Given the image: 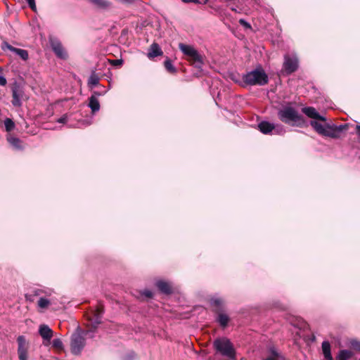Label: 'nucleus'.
I'll return each mask as SVG.
<instances>
[{
	"instance_id": "nucleus-22",
	"label": "nucleus",
	"mask_w": 360,
	"mask_h": 360,
	"mask_svg": "<svg viewBox=\"0 0 360 360\" xmlns=\"http://www.w3.org/2000/svg\"><path fill=\"white\" fill-rule=\"evenodd\" d=\"M323 136L333 138V139L338 138V134H336V131L335 130L333 125H329V124L326 125V127L325 129L324 133L323 134Z\"/></svg>"
},
{
	"instance_id": "nucleus-30",
	"label": "nucleus",
	"mask_w": 360,
	"mask_h": 360,
	"mask_svg": "<svg viewBox=\"0 0 360 360\" xmlns=\"http://www.w3.org/2000/svg\"><path fill=\"white\" fill-rule=\"evenodd\" d=\"M165 69L170 73H174L176 72V70L174 68V66L172 65V61L169 59H167L165 63Z\"/></svg>"
},
{
	"instance_id": "nucleus-32",
	"label": "nucleus",
	"mask_w": 360,
	"mask_h": 360,
	"mask_svg": "<svg viewBox=\"0 0 360 360\" xmlns=\"http://www.w3.org/2000/svg\"><path fill=\"white\" fill-rule=\"evenodd\" d=\"M108 92V89H105L104 86H103V90L101 91H93L91 97L98 98V96H103Z\"/></svg>"
},
{
	"instance_id": "nucleus-17",
	"label": "nucleus",
	"mask_w": 360,
	"mask_h": 360,
	"mask_svg": "<svg viewBox=\"0 0 360 360\" xmlns=\"http://www.w3.org/2000/svg\"><path fill=\"white\" fill-rule=\"evenodd\" d=\"M258 128L262 134H268L272 133L274 124L266 121H262L258 124Z\"/></svg>"
},
{
	"instance_id": "nucleus-42",
	"label": "nucleus",
	"mask_w": 360,
	"mask_h": 360,
	"mask_svg": "<svg viewBox=\"0 0 360 360\" xmlns=\"http://www.w3.org/2000/svg\"><path fill=\"white\" fill-rule=\"evenodd\" d=\"M239 22L241 25H243L247 27H250V25L248 22H247L244 19H240L239 20Z\"/></svg>"
},
{
	"instance_id": "nucleus-5",
	"label": "nucleus",
	"mask_w": 360,
	"mask_h": 360,
	"mask_svg": "<svg viewBox=\"0 0 360 360\" xmlns=\"http://www.w3.org/2000/svg\"><path fill=\"white\" fill-rule=\"evenodd\" d=\"M179 48L184 55L187 57L188 60L192 63L196 68H202L203 58L193 46L180 43Z\"/></svg>"
},
{
	"instance_id": "nucleus-38",
	"label": "nucleus",
	"mask_w": 360,
	"mask_h": 360,
	"mask_svg": "<svg viewBox=\"0 0 360 360\" xmlns=\"http://www.w3.org/2000/svg\"><path fill=\"white\" fill-rule=\"evenodd\" d=\"M142 295L148 298H150L153 297V292L150 290H143Z\"/></svg>"
},
{
	"instance_id": "nucleus-12",
	"label": "nucleus",
	"mask_w": 360,
	"mask_h": 360,
	"mask_svg": "<svg viewBox=\"0 0 360 360\" xmlns=\"http://www.w3.org/2000/svg\"><path fill=\"white\" fill-rule=\"evenodd\" d=\"M210 304L214 308V310L215 312H219L224 309V300L218 295H214L210 297Z\"/></svg>"
},
{
	"instance_id": "nucleus-2",
	"label": "nucleus",
	"mask_w": 360,
	"mask_h": 360,
	"mask_svg": "<svg viewBox=\"0 0 360 360\" xmlns=\"http://www.w3.org/2000/svg\"><path fill=\"white\" fill-rule=\"evenodd\" d=\"M242 79L249 86H264L269 82L268 75L260 66L244 74Z\"/></svg>"
},
{
	"instance_id": "nucleus-18",
	"label": "nucleus",
	"mask_w": 360,
	"mask_h": 360,
	"mask_svg": "<svg viewBox=\"0 0 360 360\" xmlns=\"http://www.w3.org/2000/svg\"><path fill=\"white\" fill-rule=\"evenodd\" d=\"M6 139L13 148L16 150L22 149V147L21 146V141L18 138L13 136L11 134H8L6 136Z\"/></svg>"
},
{
	"instance_id": "nucleus-13",
	"label": "nucleus",
	"mask_w": 360,
	"mask_h": 360,
	"mask_svg": "<svg viewBox=\"0 0 360 360\" xmlns=\"http://www.w3.org/2000/svg\"><path fill=\"white\" fill-rule=\"evenodd\" d=\"M97 8L103 11H108L112 7V4L108 0H87Z\"/></svg>"
},
{
	"instance_id": "nucleus-10",
	"label": "nucleus",
	"mask_w": 360,
	"mask_h": 360,
	"mask_svg": "<svg viewBox=\"0 0 360 360\" xmlns=\"http://www.w3.org/2000/svg\"><path fill=\"white\" fill-rule=\"evenodd\" d=\"M2 48L3 49L6 48L9 51L15 53L23 60H27L28 59V57H29L28 52H27V51H26L25 49H18V48L13 47V46L8 44L7 42L4 43Z\"/></svg>"
},
{
	"instance_id": "nucleus-3",
	"label": "nucleus",
	"mask_w": 360,
	"mask_h": 360,
	"mask_svg": "<svg viewBox=\"0 0 360 360\" xmlns=\"http://www.w3.org/2000/svg\"><path fill=\"white\" fill-rule=\"evenodd\" d=\"M278 119L288 124L300 125L303 122V117L292 106L285 105L278 111Z\"/></svg>"
},
{
	"instance_id": "nucleus-35",
	"label": "nucleus",
	"mask_w": 360,
	"mask_h": 360,
	"mask_svg": "<svg viewBox=\"0 0 360 360\" xmlns=\"http://www.w3.org/2000/svg\"><path fill=\"white\" fill-rule=\"evenodd\" d=\"M68 120V116L67 114H65L61 117L58 118L56 122L58 123L64 124V123H66Z\"/></svg>"
},
{
	"instance_id": "nucleus-41",
	"label": "nucleus",
	"mask_w": 360,
	"mask_h": 360,
	"mask_svg": "<svg viewBox=\"0 0 360 360\" xmlns=\"http://www.w3.org/2000/svg\"><path fill=\"white\" fill-rule=\"evenodd\" d=\"M34 297V296L33 295V294H26L25 295V298H26V300H27V301L33 302Z\"/></svg>"
},
{
	"instance_id": "nucleus-44",
	"label": "nucleus",
	"mask_w": 360,
	"mask_h": 360,
	"mask_svg": "<svg viewBox=\"0 0 360 360\" xmlns=\"http://www.w3.org/2000/svg\"><path fill=\"white\" fill-rule=\"evenodd\" d=\"M111 63L114 65H120L122 63V60H113L111 61Z\"/></svg>"
},
{
	"instance_id": "nucleus-40",
	"label": "nucleus",
	"mask_w": 360,
	"mask_h": 360,
	"mask_svg": "<svg viewBox=\"0 0 360 360\" xmlns=\"http://www.w3.org/2000/svg\"><path fill=\"white\" fill-rule=\"evenodd\" d=\"M7 83L6 79L5 77L0 75V86H4Z\"/></svg>"
},
{
	"instance_id": "nucleus-8",
	"label": "nucleus",
	"mask_w": 360,
	"mask_h": 360,
	"mask_svg": "<svg viewBox=\"0 0 360 360\" xmlns=\"http://www.w3.org/2000/svg\"><path fill=\"white\" fill-rule=\"evenodd\" d=\"M24 96L23 89L17 83L12 86V105L15 107H20L22 105V100Z\"/></svg>"
},
{
	"instance_id": "nucleus-29",
	"label": "nucleus",
	"mask_w": 360,
	"mask_h": 360,
	"mask_svg": "<svg viewBox=\"0 0 360 360\" xmlns=\"http://www.w3.org/2000/svg\"><path fill=\"white\" fill-rule=\"evenodd\" d=\"M4 125H5L6 130L8 132L11 131L15 127L14 122L10 118H6L4 120Z\"/></svg>"
},
{
	"instance_id": "nucleus-39",
	"label": "nucleus",
	"mask_w": 360,
	"mask_h": 360,
	"mask_svg": "<svg viewBox=\"0 0 360 360\" xmlns=\"http://www.w3.org/2000/svg\"><path fill=\"white\" fill-rule=\"evenodd\" d=\"M352 345L354 349H356L358 351H360V342L357 341H354L352 342ZM360 360V358H359Z\"/></svg>"
},
{
	"instance_id": "nucleus-16",
	"label": "nucleus",
	"mask_w": 360,
	"mask_h": 360,
	"mask_svg": "<svg viewBox=\"0 0 360 360\" xmlns=\"http://www.w3.org/2000/svg\"><path fill=\"white\" fill-rule=\"evenodd\" d=\"M162 54H163V52L161 50L160 46L156 43H153L150 46L147 56L150 59H152V58H154L155 57L162 56Z\"/></svg>"
},
{
	"instance_id": "nucleus-36",
	"label": "nucleus",
	"mask_w": 360,
	"mask_h": 360,
	"mask_svg": "<svg viewBox=\"0 0 360 360\" xmlns=\"http://www.w3.org/2000/svg\"><path fill=\"white\" fill-rule=\"evenodd\" d=\"M136 357V354L134 352H129V354H127L124 360H134Z\"/></svg>"
},
{
	"instance_id": "nucleus-47",
	"label": "nucleus",
	"mask_w": 360,
	"mask_h": 360,
	"mask_svg": "<svg viewBox=\"0 0 360 360\" xmlns=\"http://www.w3.org/2000/svg\"><path fill=\"white\" fill-rule=\"evenodd\" d=\"M1 71V68H0V72Z\"/></svg>"
},
{
	"instance_id": "nucleus-33",
	"label": "nucleus",
	"mask_w": 360,
	"mask_h": 360,
	"mask_svg": "<svg viewBox=\"0 0 360 360\" xmlns=\"http://www.w3.org/2000/svg\"><path fill=\"white\" fill-rule=\"evenodd\" d=\"M52 345L53 347L57 349H62L63 348V342L59 338H56L52 342Z\"/></svg>"
},
{
	"instance_id": "nucleus-14",
	"label": "nucleus",
	"mask_w": 360,
	"mask_h": 360,
	"mask_svg": "<svg viewBox=\"0 0 360 360\" xmlns=\"http://www.w3.org/2000/svg\"><path fill=\"white\" fill-rule=\"evenodd\" d=\"M155 285L158 290L164 294L169 295L172 292V288L169 282L160 280L156 282Z\"/></svg>"
},
{
	"instance_id": "nucleus-26",
	"label": "nucleus",
	"mask_w": 360,
	"mask_h": 360,
	"mask_svg": "<svg viewBox=\"0 0 360 360\" xmlns=\"http://www.w3.org/2000/svg\"><path fill=\"white\" fill-rule=\"evenodd\" d=\"M53 290L51 289H48L46 290L41 289V288H36L33 290L32 294L33 295L38 296V297H43V295L46 296H51L52 295Z\"/></svg>"
},
{
	"instance_id": "nucleus-27",
	"label": "nucleus",
	"mask_w": 360,
	"mask_h": 360,
	"mask_svg": "<svg viewBox=\"0 0 360 360\" xmlns=\"http://www.w3.org/2000/svg\"><path fill=\"white\" fill-rule=\"evenodd\" d=\"M50 304L51 300L44 297H40L37 302L38 307L43 309H46Z\"/></svg>"
},
{
	"instance_id": "nucleus-31",
	"label": "nucleus",
	"mask_w": 360,
	"mask_h": 360,
	"mask_svg": "<svg viewBox=\"0 0 360 360\" xmlns=\"http://www.w3.org/2000/svg\"><path fill=\"white\" fill-rule=\"evenodd\" d=\"M335 130L336 131V134H338V138L340 137V134L342 132L345 130H347L348 129L347 124H340L339 126L333 125Z\"/></svg>"
},
{
	"instance_id": "nucleus-6",
	"label": "nucleus",
	"mask_w": 360,
	"mask_h": 360,
	"mask_svg": "<svg viewBox=\"0 0 360 360\" xmlns=\"http://www.w3.org/2000/svg\"><path fill=\"white\" fill-rule=\"evenodd\" d=\"M299 66V61L297 55L285 54L284 56V62L283 64V71L286 75H291L295 72Z\"/></svg>"
},
{
	"instance_id": "nucleus-25",
	"label": "nucleus",
	"mask_w": 360,
	"mask_h": 360,
	"mask_svg": "<svg viewBox=\"0 0 360 360\" xmlns=\"http://www.w3.org/2000/svg\"><path fill=\"white\" fill-rule=\"evenodd\" d=\"M310 124L318 134L323 135L326 126H323L316 120H311L310 122Z\"/></svg>"
},
{
	"instance_id": "nucleus-46",
	"label": "nucleus",
	"mask_w": 360,
	"mask_h": 360,
	"mask_svg": "<svg viewBox=\"0 0 360 360\" xmlns=\"http://www.w3.org/2000/svg\"><path fill=\"white\" fill-rule=\"evenodd\" d=\"M264 360H278V359H275V358H274V356H267L265 359H264Z\"/></svg>"
},
{
	"instance_id": "nucleus-45",
	"label": "nucleus",
	"mask_w": 360,
	"mask_h": 360,
	"mask_svg": "<svg viewBox=\"0 0 360 360\" xmlns=\"http://www.w3.org/2000/svg\"><path fill=\"white\" fill-rule=\"evenodd\" d=\"M356 134L360 137V124L356 125Z\"/></svg>"
},
{
	"instance_id": "nucleus-43",
	"label": "nucleus",
	"mask_w": 360,
	"mask_h": 360,
	"mask_svg": "<svg viewBox=\"0 0 360 360\" xmlns=\"http://www.w3.org/2000/svg\"><path fill=\"white\" fill-rule=\"evenodd\" d=\"M181 1L185 4L194 3L195 4H198L200 3L199 0H181Z\"/></svg>"
},
{
	"instance_id": "nucleus-28",
	"label": "nucleus",
	"mask_w": 360,
	"mask_h": 360,
	"mask_svg": "<svg viewBox=\"0 0 360 360\" xmlns=\"http://www.w3.org/2000/svg\"><path fill=\"white\" fill-rule=\"evenodd\" d=\"M285 133V127L281 124H274V129L272 131L273 134L283 135Z\"/></svg>"
},
{
	"instance_id": "nucleus-23",
	"label": "nucleus",
	"mask_w": 360,
	"mask_h": 360,
	"mask_svg": "<svg viewBox=\"0 0 360 360\" xmlns=\"http://www.w3.org/2000/svg\"><path fill=\"white\" fill-rule=\"evenodd\" d=\"M99 77L95 73L92 72L88 79V86L90 89H93L94 86L99 84Z\"/></svg>"
},
{
	"instance_id": "nucleus-15",
	"label": "nucleus",
	"mask_w": 360,
	"mask_h": 360,
	"mask_svg": "<svg viewBox=\"0 0 360 360\" xmlns=\"http://www.w3.org/2000/svg\"><path fill=\"white\" fill-rule=\"evenodd\" d=\"M39 333L41 338L48 342H50L53 337V330L46 325L40 326Z\"/></svg>"
},
{
	"instance_id": "nucleus-11",
	"label": "nucleus",
	"mask_w": 360,
	"mask_h": 360,
	"mask_svg": "<svg viewBox=\"0 0 360 360\" xmlns=\"http://www.w3.org/2000/svg\"><path fill=\"white\" fill-rule=\"evenodd\" d=\"M302 111L310 118L323 122L326 121V118L321 115L314 107H304L302 109Z\"/></svg>"
},
{
	"instance_id": "nucleus-37",
	"label": "nucleus",
	"mask_w": 360,
	"mask_h": 360,
	"mask_svg": "<svg viewBox=\"0 0 360 360\" xmlns=\"http://www.w3.org/2000/svg\"><path fill=\"white\" fill-rule=\"evenodd\" d=\"M270 356H274V358H275V359H278V353L276 352V350L274 349V348H271L270 349Z\"/></svg>"
},
{
	"instance_id": "nucleus-7",
	"label": "nucleus",
	"mask_w": 360,
	"mask_h": 360,
	"mask_svg": "<svg viewBox=\"0 0 360 360\" xmlns=\"http://www.w3.org/2000/svg\"><path fill=\"white\" fill-rule=\"evenodd\" d=\"M50 45L52 51L58 58L62 60L68 59V54L58 39H50Z\"/></svg>"
},
{
	"instance_id": "nucleus-21",
	"label": "nucleus",
	"mask_w": 360,
	"mask_h": 360,
	"mask_svg": "<svg viewBox=\"0 0 360 360\" xmlns=\"http://www.w3.org/2000/svg\"><path fill=\"white\" fill-rule=\"evenodd\" d=\"M88 106L91 108L93 114L99 111L101 107L98 98L91 96L89 98Z\"/></svg>"
},
{
	"instance_id": "nucleus-9",
	"label": "nucleus",
	"mask_w": 360,
	"mask_h": 360,
	"mask_svg": "<svg viewBox=\"0 0 360 360\" xmlns=\"http://www.w3.org/2000/svg\"><path fill=\"white\" fill-rule=\"evenodd\" d=\"M18 342V354L19 360H27L28 343L23 335H20L17 338Z\"/></svg>"
},
{
	"instance_id": "nucleus-1",
	"label": "nucleus",
	"mask_w": 360,
	"mask_h": 360,
	"mask_svg": "<svg viewBox=\"0 0 360 360\" xmlns=\"http://www.w3.org/2000/svg\"><path fill=\"white\" fill-rule=\"evenodd\" d=\"M103 314V309L102 307H98L96 310L91 312L89 315V323L91 326V329L85 332L77 330L72 335L70 349L71 352L75 355H79L81 354L83 348L85 346V338L84 336L89 338H94V333L97 326L101 322L102 315Z\"/></svg>"
},
{
	"instance_id": "nucleus-20",
	"label": "nucleus",
	"mask_w": 360,
	"mask_h": 360,
	"mask_svg": "<svg viewBox=\"0 0 360 360\" xmlns=\"http://www.w3.org/2000/svg\"><path fill=\"white\" fill-rule=\"evenodd\" d=\"M323 354L326 360H333L330 345L328 341H323L321 345Z\"/></svg>"
},
{
	"instance_id": "nucleus-4",
	"label": "nucleus",
	"mask_w": 360,
	"mask_h": 360,
	"mask_svg": "<svg viewBox=\"0 0 360 360\" xmlns=\"http://www.w3.org/2000/svg\"><path fill=\"white\" fill-rule=\"evenodd\" d=\"M215 350L222 356L233 359L235 357L236 351L233 345L227 338H218L213 342Z\"/></svg>"
},
{
	"instance_id": "nucleus-24",
	"label": "nucleus",
	"mask_w": 360,
	"mask_h": 360,
	"mask_svg": "<svg viewBox=\"0 0 360 360\" xmlns=\"http://www.w3.org/2000/svg\"><path fill=\"white\" fill-rule=\"evenodd\" d=\"M352 356V352L348 349H342L339 352L337 360H349Z\"/></svg>"
},
{
	"instance_id": "nucleus-34",
	"label": "nucleus",
	"mask_w": 360,
	"mask_h": 360,
	"mask_svg": "<svg viewBox=\"0 0 360 360\" xmlns=\"http://www.w3.org/2000/svg\"><path fill=\"white\" fill-rule=\"evenodd\" d=\"M29 7L33 11H36L37 6L35 4V0H26Z\"/></svg>"
},
{
	"instance_id": "nucleus-19",
	"label": "nucleus",
	"mask_w": 360,
	"mask_h": 360,
	"mask_svg": "<svg viewBox=\"0 0 360 360\" xmlns=\"http://www.w3.org/2000/svg\"><path fill=\"white\" fill-rule=\"evenodd\" d=\"M217 313H218V314L216 318V321L219 323V324L221 327H223V328L226 327L230 321L229 316L227 314L222 313L221 311H219Z\"/></svg>"
}]
</instances>
